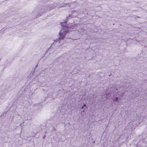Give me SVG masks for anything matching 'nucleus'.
<instances>
[{
	"label": "nucleus",
	"instance_id": "obj_1",
	"mask_svg": "<svg viewBox=\"0 0 147 147\" xmlns=\"http://www.w3.org/2000/svg\"><path fill=\"white\" fill-rule=\"evenodd\" d=\"M61 24L63 27L62 28V30L60 31L59 34V38H57L54 41H57L59 40H63L65 37V35L69 31H70L71 29L74 28L76 26L74 24V26H73V24L67 26V23L66 22L61 23Z\"/></svg>",
	"mask_w": 147,
	"mask_h": 147
},
{
	"label": "nucleus",
	"instance_id": "obj_2",
	"mask_svg": "<svg viewBox=\"0 0 147 147\" xmlns=\"http://www.w3.org/2000/svg\"><path fill=\"white\" fill-rule=\"evenodd\" d=\"M118 100V98L117 97H116L115 98V101H117V100Z\"/></svg>",
	"mask_w": 147,
	"mask_h": 147
},
{
	"label": "nucleus",
	"instance_id": "obj_3",
	"mask_svg": "<svg viewBox=\"0 0 147 147\" xmlns=\"http://www.w3.org/2000/svg\"><path fill=\"white\" fill-rule=\"evenodd\" d=\"M83 105H83V106L84 107H84H86V105L85 104H83Z\"/></svg>",
	"mask_w": 147,
	"mask_h": 147
},
{
	"label": "nucleus",
	"instance_id": "obj_4",
	"mask_svg": "<svg viewBox=\"0 0 147 147\" xmlns=\"http://www.w3.org/2000/svg\"><path fill=\"white\" fill-rule=\"evenodd\" d=\"M84 107L83 106H82V107H81V109H83Z\"/></svg>",
	"mask_w": 147,
	"mask_h": 147
},
{
	"label": "nucleus",
	"instance_id": "obj_5",
	"mask_svg": "<svg viewBox=\"0 0 147 147\" xmlns=\"http://www.w3.org/2000/svg\"><path fill=\"white\" fill-rule=\"evenodd\" d=\"M45 137V136L44 137H43V138H44Z\"/></svg>",
	"mask_w": 147,
	"mask_h": 147
},
{
	"label": "nucleus",
	"instance_id": "obj_6",
	"mask_svg": "<svg viewBox=\"0 0 147 147\" xmlns=\"http://www.w3.org/2000/svg\"><path fill=\"white\" fill-rule=\"evenodd\" d=\"M50 10V9H48V10Z\"/></svg>",
	"mask_w": 147,
	"mask_h": 147
},
{
	"label": "nucleus",
	"instance_id": "obj_7",
	"mask_svg": "<svg viewBox=\"0 0 147 147\" xmlns=\"http://www.w3.org/2000/svg\"><path fill=\"white\" fill-rule=\"evenodd\" d=\"M84 111H83V112H84Z\"/></svg>",
	"mask_w": 147,
	"mask_h": 147
},
{
	"label": "nucleus",
	"instance_id": "obj_8",
	"mask_svg": "<svg viewBox=\"0 0 147 147\" xmlns=\"http://www.w3.org/2000/svg\"><path fill=\"white\" fill-rule=\"evenodd\" d=\"M37 65H36V67H37Z\"/></svg>",
	"mask_w": 147,
	"mask_h": 147
}]
</instances>
